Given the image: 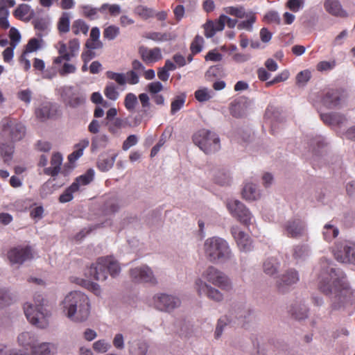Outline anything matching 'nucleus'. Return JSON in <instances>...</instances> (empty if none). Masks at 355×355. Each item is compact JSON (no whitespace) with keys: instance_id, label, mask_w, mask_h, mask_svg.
<instances>
[{"instance_id":"79ce46f5","label":"nucleus","mask_w":355,"mask_h":355,"mask_svg":"<svg viewBox=\"0 0 355 355\" xmlns=\"http://www.w3.org/2000/svg\"><path fill=\"white\" fill-rule=\"evenodd\" d=\"M9 11L6 6L4 1H0V27L3 29L9 28L10 24L8 20Z\"/></svg>"},{"instance_id":"09e8293b","label":"nucleus","mask_w":355,"mask_h":355,"mask_svg":"<svg viewBox=\"0 0 355 355\" xmlns=\"http://www.w3.org/2000/svg\"><path fill=\"white\" fill-rule=\"evenodd\" d=\"M218 20L208 21L204 24L203 28L205 30V35L207 38L212 37L217 31H221L222 30L218 29Z\"/></svg>"},{"instance_id":"0e129e2a","label":"nucleus","mask_w":355,"mask_h":355,"mask_svg":"<svg viewBox=\"0 0 355 355\" xmlns=\"http://www.w3.org/2000/svg\"><path fill=\"white\" fill-rule=\"evenodd\" d=\"M74 187L75 186L71 185L60 196L59 200L60 202H68L73 199V193L77 192Z\"/></svg>"},{"instance_id":"1a4fd4ad","label":"nucleus","mask_w":355,"mask_h":355,"mask_svg":"<svg viewBox=\"0 0 355 355\" xmlns=\"http://www.w3.org/2000/svg\"><path fill=\"white\" fill-rule=\"evenodd\" d=\"M227 209L230 215L241 223L248 226L252 223L253 215L250 209L238 200H229L226 203Z\"/></svg>"},{"instance_id":"603ef678","label":"nucleus","mask_w":355,"mask_h":355,"mask_svg":"<svg viewBox=\"0 0 355 355\" xmlns=\"http://www.w3.org/2000/svg\"><path fill=\"white\" fill-rule=\"evenodd\" d=\"M14 300L15 295L8 289H0V307L9 304Z\"/></svg>"},{"instance_id":"cd10ccee","label":"nucleus","mask_w":355,"mask_h":355,"mask_svg":"<svg viewBox=\"0 0 355 355\" xmlns=\"http://www.w3.org/2000/svg\"><path fill=\"white\" fill-rule=\"evenodd\" d=\"M292 315L297 320H301L307 318L309 309L304 303H296L291 309Z\"/></svg>"},{"instance_id":"680f3d73","label":"nucleus","mask_w":355,"mask_h":355,"mask_svg":"<svg viewBox=\"0 0 355 355\" xmlns=\"http://www.w3.org/2000/svg\"><path fill=\"white\" fill-rule=\"evenodd\" d=\"M40 48V42L36 38L31 39L26 46L23 53L28 54L37 51Z\"/></svg>"},{"instance_id":"a211bd4d","label":"nucleus","mask_w":355,"mask_h":355,"mask_svg":"<svg viewBox=\"0 0 355 355\" xmlns=\"http://www.w3.org/2000/svg\"><path fill=\"white\" fill-rule=\"evenodd\" d=\"M324 8L330 15L341 18L348 17V13L343 8L339 0H324Z\"/></svg>"},{"instance_id":"473e14b6","label":"nucleus","mask_w":355,"mask_h":355,"mask_svg":"<svg viewBox=\"0 0 355 355\" xmlns=\"http://www.w3.org/2000/svg\"><path fill=\"white\" fill-rule=\"evenodd\" d=\"M322 233L324 239L329 242L338 236L339 230L335 225L331 223H327L324 225Z\"/></svg>"},{"instance_id":"f8f14e48","label":"nucleus","mask_w":355,"mask_h":355,"mask_svg":"<svg viewBox=\"0 0 355 355\" xmlns=\"http://www.w3.org/2000/svg\"><path fill=\"white\" fill-rule=\"evenodd\" d=\"M231 234L235 240L239 249L242 252H249L253 248L251 237L238 225L231 227Z\"/></svg>"},{"instance_id":"c85d7f7f","label":"nucleus","mask_w":355,"mask_h":355,"mask_svg":"<svg viewBox=\"0 0 355 355\" xmlns=\"http://www.w3.org/2000/svg\"><path fill=\"white\" fill-rule=\"evenodd\" d=\"M246 101L243 98H239L235 100L234 102L231 103L230 106V112L231 114L236 117L242 116L245 112Z\"/></svg>"},{"instance_id":"39448f33","label":"nucleus","mask_w":355,"mask_h":355,"mask_svg":"<svg viewBox=\"0 0 355 355\" xmlns=\"http://www.w3.org/2000/svg\"><path fill=\"white\" fill-rule=\"evenodd\" d=\"M193 141L206 154L218 151L220 148L218 135L207 129H201L193 135Z\"/></svg>"},{"instance_id":"58836bf2","label":"nucleus","mask_w":355,"mask_h":355,"mask_svg":"<svg viewBox=\"0 0 355 355\" xmlns=\"http://www.w3.org/2000/svg\"><path fill=\"white\" fill-rule=\"evenodd\" d=\"M108 141L109 138L106 135H99L93 137L92 139V150L106 147L108 144Z\"/></svg>"},{"instance_id":"37998d69","label":"nucleus","mask_w":355,"mask_h":355,"mask_svg":"<svg viewBox=\"0 0 355 355\" xmlns=\"http://www.w3.org/2000/svg\"><path fill=\"white\" fill-rule=\"evenodd\" d=\"M14 152V146L12 144L0 143V153L6 163H8L11 159Z\"/></svg>"},{"instance_id":"e2e57ef3","label":"nucleus","mask_w":355,"mask_h":355,"mask_svg":"<svg viewBox=\"0 0 355 355\" xmlns=\"http://www.w3.org/2000/svg\"><path fill=\"white\" fill-rule=\"evenodd\" d=\"M203 44V37L200 35H196L191 44V51L192 53L196 54L200 53L202 49Z\"/></svg>"},{"instance_id":"9d476101","label":"nucleus","mask_w":355,"mask_h":355,"mask_svg":"<svg viewBox=\"0 0 355 355\" xmlns=\"http://www.w3.org/2000/svg\"><path fill=\"white\" fill-rule=\"evenodd\" d=\"M130 276L132 281L136 283L157 284V279L153 270L146 265L130 269Z\"/></svg>"},{"instance_id":"de8ad7c7","label":"nucleus","mask_w":355,"mask_h":355,"mask_svg":"<svg viewBox=\"0 0 355 355\" xmlns=\"http://www.w3.org/2000/svg\"><path fill=\"white\" fill-rule=\"evenodd\" d=\"M238 24V21L236 19H231L225 15H221L218 19V29L223 30L225 24L229 28H234L236 25Z\"/></svg>"},{"instance_id":"338daca9","label":"nucleus","mask_w":355,"mask_h":355,"mask_svg":"<svg viewBox=\"0 0 355 355\" xmlns=\"http://www.w3.org/2000/svg\"><path fill=\"white\" fill-rule=\"evenodd\" d=\"M108 130L112 133H116L119 129L125 127V121L120 119H115L112 123H107Z\"/></svg>"},{"instance_id":"dca6fc26","label":"nucleus","mask_w":355,"mask_h":355,"mask_svg":"<svg viewBox=\"0 0 355 355\" xmlns=\"http://www.w3.org/2000/svg\"><path fill=\"white\" fill-rule=\"evenodd\" d=\"M61 96L64 101L72 107H77L84 104L86 101L85 95L76 94L70 86H65L61 89Z\"/></svg>"},{"instance_id":"6ab92c4d","label":"nucleus","mask_w":355,"mask_h":355,"mask_svg":"<svg viewBox=\"0 0 355 355\" xmlns=\"http://www.w3.org/2000/svg\"><path fill=\"white\" fill-rule=\"evenodd\" d=\"M142 59L147 63L155 62L162 58L159 48H141L139 50Z\"/></svg>"},{"instance_id":"864d4df0","label":"nucleus","mask_w":355,"mask_h":355,"mask_svg":"<svg viewBox=\"0 0 355 355\" xmlns=\"http://www.w3.org/2000/svg\"><path fill=\"white\" fill-rule=\"evenodd\" d=\"M322 119L325 123L329 124H340L345 121V118L339 114H322Z\"/></svg>"},{"instance_id":"0eeeda50","label":"nucleus","mask_w":355,"mask_h":355,"mask_svg":"<svg viewBox=\"0 0 355 355\" xmlns=\"http://www.w3.org/2000/svg\"><path fill=\"white\" fill-rule=\"evenodd\" d=\"M331 252L337 261L355 264V243L350 241H337L332 247Z\"/></svg>"},{"instance_id":"72a5a7b5","label":"nucleus","mask_w":355,"mask_h":355,"mask_svg":"<svg viewBox=\"0 0 355 355\" xmlns=\"http://www.w3.org/2000/svg\"><path fill=\"white\" fill-rule=\"evenodd\" d=\"M279 263L274 257L268 258L263 263V268L266 274L268 275H275L279 268Z\"/></svg>"},{"instance_id":"e433bc0d","label":"nucleus","mask_w":355,"mask_h":355,"mask_svg":"<svg viewBox=\"0 0 355 355\" xmlns=\"http://www.w3.org/2000/svg\"><path fill=\"white\" fill-rule=\"evenodd\" d=\"M89 31V26L83 19H76L73 21L71 26V31L76 35L83 34L86 35Z\"/></svg>"},{"instance_id":"4be33fe9","label":"nucleus","mask_w":355,"mask_h":355,"mask_svg":"<svg viewBox=\"0 0 355 355\" xmlns=\"http://www.w3.org/2000/svg\"><path fill=\"white\" fill-rule=\"evenodd\" d=\"M117 153L101 155L98 161V167L101 171H108L112 168L117 157Z\"/></svg>"},{"instance_id":"ea45409f","label":"nucleus","mask_w":355,"mask_h":355,"mask_svg":"<svg viewBox=\"0 0 355 355\" xmlns=\"http://www.w3.org/2000/svg\"><path fill=\"white\" fill-rule=\"evenodd\" d=\"M214 92L207 87H202L195 92V98L199 102H206L214 96Z\"/></svg>"},{"instance_id":"3c124183","label":"nucleus","mask_w":355,"mask_h":355,"mask_svg":"<svg viewBox=\"0 0 355 355\" xmlns=\"http://www.w3.org/2000/svg\"><path fill=\"white\" fill-rule=\"evenodd\" d=\"M146 39L153 40L155 42H165L171 39L169 34L159 32H148L144 35Z\"/></svg>"},{"instance_id":"412c9836","label":"nucleus","mask_w":355,"mask_h":355,"mask_svg":"<svg viewBox=\"0 0 355 355\" xmlns=\"http://www.w3.org/2000/svg\"><path fill=\"white\" fill-rule=\"evenodd\" d=\"M57 347L51 343H37L31 351L33 355H53L56 353Z\"/></svg>"},{"instance_id":"aec40b11","label":"nucleus","mask_w":355,"mask_h":355,"mask_svg":"<svg viewBox=\"0 0 355 355\" xmlns=\"http://www.w3.org/2000/svg\"><path fill=\"white\" fill-rule=\"evenodd\" d=\"M17 343L19 346L26 349H31L37 345V337L31 332L24 331L19 334L17 337Z\"/></svg>"},{"instance_id":"2eb2a0df","label":"nucleus","mask_w":355,"mask_h":355,"mask_svg":"<svg viewBox=\"0 0 355 355\" xmlns=\"http://www.w3.org/2000/svg\"><path fill=\"white\" fill-rule=\"evenodd\" d=\"M305 230V224L299 218L289 219L284 225V234L288 237H301L304 234Z\"/></svg>"},{"instance_id":"9b49d317","label":"nucleus","mask_w":355,"mask_h":355,"mask_svg":"<svg viewBox=\"0 0 355 355\" xmlns=\"http://www.w3.org/2000/svg\"><path fill=\"white\" fill-rule=\"evenodd\" d=\"M104 258L101 257L96 263L84 269V275L86 278H92L96 281L103 282L107 278V272L104 264Z\"/></svg>"},{"instance_id":"a18cd8bd","label":"nucleus","mask_w":355,"mask_h":355,"mask_svg":"<svg viewBox=\"0 0 355 355\" xmlns=\"http://www.w3.org/2000/svg\"><path fill=\"white\" fill-rule=\"evenodd\" d=\"M246 19L237 24V28L239 30H246L248 31H252V25L255 22L256 17L254 14L252 12H249L247 16L245 17Z\"/></svg>"},{"instance_id":"8fccbe9b","label":"nucleus","mask_w":355,"mask_h":355,"mask_svg":"<svg viewBox=\"0 0 355 355\" xmlns=\"http://www.w3.org/2000/svg\"><path fill=\"white\" fill-rule=\"evenodd\" d=\"M299 280V276L295 270H288L282 277V281L284 285L289 286L297 283Z\"/></svg>"},{"instance_id":"20e7f679","label":"nucleus","mask_w":355,"mask_h":355,"mask_svg":"<svg viewBox=\"0 0 355 355\" xmlns=\"http://www.w3.org/2000/svg\"><path fill=\"white\" fill-rule=\"evenodd\" d=\"M202 250L207 259L214 263H223L233 257L228 243L220 237L213 236L207 239Z\"/></svg>"},{"instance_id":"7ed1b4c3","label":"nucleus","mask_w":355,"mask_h":355,"mask_svg":"<svg viewBox=\"0 0 355 355\" xmlns=\"http://www.w3.org/2000/svg\"><path fill=\"white\" fill-rule=\"evenodd\" d=\"M61 304L63 313L73 322H84L90 315V300L88 296L81 291L69 292L65 295Z\"/></svg>"},{"instance_id":"f704fd0d","label":"nucleus","mask_w":355,"mask_h":355,"mask_svg":"<svg viewBox=\"0 0 355 355\" xmlns=\"http://www.w3.org/2000/svg\"><path fill=\"white\" fill-rule=\"evenodd\" d=\"M111 347L110 343L105 338L98 339L92 344V349L97 354H105Z\"/></svg>"},{"instance_id":"774afa93","label":"nucleus","mask_w":355,"mask_h":355,"mask_svg":"<svg viewBox=\"0 0 355 355\" xmlns=\"http://www.w3.org/2000/svg\"><path fill=\"white\" fill-rule=\"evenodd\" d=\"M308 255V250L304 245H297L293 248V256L295 259L300 260L304 259Z\"/></svg>"},{"instance_id":"bf43d9fd","label":"nucleus","mask_w":355,"mask_h":355,"mask_svg":"<svg viewBox=\"0 0 355 355\" xmlns=\"http://www.w3.org/2000/svg\"><path fill=\"white\" fill-rule=\"evenodd\" d=\"M106 74L109 79L114 80L119 85H124L126 84V77L125 73L107 71Z\"/></svg>"},{"instance_id":"f03ea898","label":"nucleus","mask_w":355,"mask_h":355,"mask_svg":"<svg viewBox=\"0 0 355 355\" xmlns=\"http://www.w3.org/2000/svg\"><path fill=\"white\" fill-rule=\"evenodd\" d=\"M229 291L232 288V284L229 277L217 268L209 266L194 282V289L199 296H205L210 300L220 302L224 300V295L218 289Z\"/></svg>"},{"instance_id":"c756f323","label":"nucleus","mask_w":355,"mask_h":355,"mask_svg":"<svg viewBox=\"0 0 355 355\" xmlns=\"http://www.w3.org/2000/svg\"><path fill=\"white\" fill-rule=\"evenodd\" d=\"M148 346L144 341L137 340L130 343L129 352L131 355H146Z\"/></svg>"},{"instance_id":"2f4dec72","label":"nucleus","mask_w":355,"mask_h":355,"mask_svg":"<svg viewBox=\"0 0 355 355\" xmlns=\"http://www.w3.org/2000/svg\"><path fill=\"white\" fill-rule=\"evenodd\" d=\"M51 109L52 105L51 103L46 102L42 103L35 110L36 117L41 121L48 119L51 115Z\"/></svg>"},{"instance_id":"6e6552de","label":"nucleus","mask_w":355,"mask_h":355,"mask_svg":"<svg viewBox=\"0 0 355 355\" xmlns=\"http://www.w3.org/2000/svg\"><path fill=\"white\" fill-rule=\"evenodd\" d=\"M150 303L159 311L171 313L180 306L181 300L173 295L157 293L153 296Z\"/></svg>"},{"instance_id":"c03bdc74","label":"nucleus","mask_w":355,"mask_h":355,"mask_svg":"<svg viewBox=\"0 0 355 355\" xmlns=\"http://www.w3.org/2000/svg\"><path fill=\"white\" fill-rule=\"evenodd\" d=\"M135 12L143 19H148L155 15V11L153 8L142 5L137 6Z\"/></svg>"},{"instance_id":"4468645a","label":"nucleus","mask_w":355,"mask_h":355,"mask_svg":"<svg viewBox=\"0 0 355 355\" xmlns=\"http://www.w3.org/2000/svg\"><path fill=\"white\" fill-rule=\"evenodd\" d=\"M7 257L11 263L22 264L32 258L31 250L27 246L15 247L8 252Z\"/></svg>"},{"instance_id":"393cba45","label":"nucleus","mask_w":355,"mask_h":355,"mask_svg":"<svg viewBox=\"0 0 355 355\" xmlns=\"http://www.w3.org/2000/svg\"><path fill=\"white\" fill-rule=\"evenodd\" d=\"M94 176V171L92 169L88 170L85 174L78 177L72 183V186H75V189L78 191L82 187L89 184Z\"/></svg>"},{"instance_id":"13d9d810","label":"nucleus","mask_w":355,"mask_h":355,"mask_svg":"<svg viewBox=\"0 0 355 355\" xmlns=\"http://www.w3.org/2000/svg\"><path fill=\"white\" fill-rule=\"evenodd\" d=\"M119 27L111 25L105 28L103 37L108 40H113L119 35Z\"/></svg>"},{"instance_id":"6e6d98bb","label":"nucleus","mask_w":355,"mask_h":355,"mask_svg":"<svg viewBox=\"0 0 355 355\" xmlns=\"http://www.w3.org/2000/svg\"><path fill=\"white\" fill-rule=\"evenodd\" d=\"M104 94L107 98L112 101H116L119 96L116 87L112 83L107 85L105 88Z\"/></svg>"},{"instance_id":"bb28decb","label":"nucleus","mask_w":355,"mask_h":355,"mask_svg":"<svg viewBox=\"0 0 355 355\" xmlns=\"http://www.w3.org/2000/svg\"><path fill=\"white\" fill-rule=\"evenodd\" d=\"M103 258V262L107 273L109 272L110 275L113 277H115L117 275H119L121 268L118 261L112 257Z\"/></svg>"},{"instance_id":"69168bd1","label":"nucleus","mask_w":355,"mask_h":355,"mask_svg":"<svg viewBox=\"0 0 355 355\" xmlns=\"http://www.w3.org/2000/svg\"><path fill=\"white\" fill-rule=\"evenodd\" d=\"M106 9L109 10L110 14L112 16H117L121 12V7L118 4L104 3L99 8V11L103 12Z\"/></svg>"},{"instance_id":"c9c22d12","label":"nucleus","mask_w":355,"mask_h":355,"mask_svg":"<svg viewBox=\"0 0 355 355\" xmlns=\"http://www.w3.org/2000/svg\"><path fill=\"white\" fill-rule=\"evenodd\" d=\"M340 101L339 94L336 92L327 93L323 99L324 104L329 108L337 107L340 105Z\"/></svg>"},{"instance_id":"7c9ffc66","label":"nucleus","mask_w":355,"mask_h":355,"mask_svg":"<svg viewBox=\"0 0 355 355\" xmlns=\"http://www.w3.org/2000/svg\"><path fill=\"white\" fill-rule=\"evenodd\" d=\"M55 46L59 53V56L55 58L54 60L55 64H60L63 60H65L67 62L71 60L69 55L67 54V44L64 42H58Z\"/></svg>"},{"instance_id":"4d7b16f0","label":"nucleus","mask_w":355,"mask_h":355,"mask_svg":"<svg viewBox=\"0 0 355 355\" xmlns=\"http://www.w3.org/2000/svg\"><path fill=\"white\" fill-rule=\"evenodd\" d=\"M311 73L309 69L300 71L296 76V84L298 86H304L311 79Z\"/></svg>"},{"instance_id":"052dcab7","label":"nucleus","mask_w":355,"mask_h":355,"mask_svg":"<svg viewBox=\"0 0 355 355\" xmlns=\"http://www.w3.org/2000/svg\"><path fill=\"white\" fill-rule=\"evenodd\" d=\"M184 103H185V96H177L171 103V113L172 114H175L184 106Z\"/></svg>"},{"instance_id":"4c0bfd02","label":"nucleus","mask_w":355,"mask_h":355,"mask_svg":"<svg viewBox=\"0 0 355 355\" xmlns=\"http://www.w3.org/2000/svg\"><path fill=\"white\" fill-rule=\"evenodd\" d=\"M138 105V98L133 93H128L124 98V106L130 113L135 112V108Z\"/></svg>"},{"instance_id":"a878e982","label":"nucleus","mask_w":355,"mask_h":355,"mask_svg":"<svg viewBox=\"0 0 355 355\" xmlns=\"http://www.w3.org/2000/svg\"><path fill=\"white\" fill-rule=\"evenodd\" d=\"M71 14L69 12H62L57 22V28L60 33H67L70 31Z\"/></svg>"},{"instance_id":"49530a36","label":"nucleus","mask_w":355,"mask_h":355,"mask_svg":"<svg viewBox=\"0 0 355 355\" xmlns=\"http://www.w3.org/2000/svg\"><path fill=\"white\" fill-rule=\"evenodd\" d=\"M226 14L234 16L237 18L243 19L249 12H246L244 8L241 6H229L224 8Z\"/></svg>"},{"instance_id":"423d86ee","label":"nucleus","mask_w":355,"mask_h":355,"mask_svg":"<svg viewBox=\"0 0 355 355\" xmlns=\"http://www.w3.org/2000/svg\"><path fill=\"white\" fill-rule=\"evenodd\" d=\"M24 311L28 322L37 327L44 329L49 325V311L41 303L27 302L24 305Z\"/></svg>"},{"instance_id":"f257e3e1","label":"nucleus","mask_w":355,"mask_h":355,"mask_svg":"<svg viewBox=\"0 0 355 355\" xmlns=\"http://www.w3.org/2000/svg\"><path fill=\"white\" fill-rule=\"evenodd\" d=\"M318 289L327 296H332L331 311H340L355 299V290L347 282L345 274L333 266L330 260L324 258L320 262Z\"/></svg>"},{"instance_id":"5701e85b","label":"nucleus","mask_w":355,"mask_h":355,"mask_svg":"<svg viewBox=\"0 0 355 355\" xmlns=\"http://www.w3.org/2000/svg\"><path fill=\"white\" fill-rule=\"evenodd\" d=\"M100 30L98 27H93L91 30L89 39L87 41L85 46L89 49H98L103 47V43L99 40Z\"/></svg>"},{"instance_id":"ddd939ff","label":"nucleus","mask_w":355,"mask_h":355,"mask_svg":"<svg viewBox=\"0 0 355 355\" xmlns=\"http://www.w3.org/2000/svg\"><path fill=\"white\" fill-rule=\"evenodd\" d=\"M3 133L12 141H17L24 137L26 128L24 125L16 121H9L3 125Z\"/></svg>"},{"instance_id":"5fc2aeb1","label":"nucleus","mask_w":355,"mask_h":355,"mask_svg":"<svg viewBox=\"0 0 355 355\" xmlns=\"http://www.w3.org/2000/svg\"><path fill=\"white\" fill-rule=\"evenodd\" d=\"M80 50V42L78 39L73 38L69 40V46L67 47V54L69 55V58L71 59L73 57H76Z\"/></svg>"},{"instance_id":"f3484780","label":"nucleus","mask_w":355,"mask_h":355,"mask_svg":"<svg viewBox=\"0 0 355 355\" xmlns=\"http://www.w3.org/2000/svg\"><path fill=\"white\" fill-rule=\"evenodd\" d=\"M241 195L246 201H257L261 198V191L256 184L247 182L243 186Z\"/></svg>"},{"instance_id":"b1692460","label":"nucleus","mask_w":355,"mask_h":355,"mask_svg":"<svg viewBox=\"0 0 355 355\" xmlns=\"http://www.w3.org/2000/svg\"><path fill=\"white\" fill-rule=\"evenodd\" d=\"M62 162V157L60 153L53 155L51 160V166L44 169V173L55 176L58 174Z\"/></svg>"},{"instance_id":"a19ab883","label":"nucleus","mask_w":355,"mask_h":355,"mask_svg":"<svg viewBox=\"0 0 355 355\" xmlns=\"http://www.w3.org/2000/svg\"><path fill=\"white\" fill-rule=\"evenodd\" d=\"M31 8L27 4H20L14 11V15L17 19L27 20L30 18Z\"/></svg>"}]
</instances>
